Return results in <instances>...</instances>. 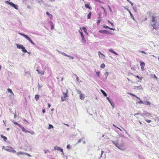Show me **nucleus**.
<instances>
[{
  "mask_svg": "<svg viewBox=\"0 0 159 159\" xmlns=\"http://www.w3.org/2000/svg\"><path fill=\"white\" fill-rule=\"evenodd\" d=\"M155 18L156 17L155 16H152L151 19V24L153 27V29L157 30V27L156 24L157 23V21L156 19Z\"/></svg>",
  "mask_w": 159,
  "mask_h": 159,
  "instance_id": "1",
  "label": "nucleus"
},
{
  "mask_svg": "<svg viewBox=\"0 0 159 159\" xmlns=\"http://www.w3.org/2000/svg\"><path fill=\"white\" fill-rule=\"evenodd\" d=\"M112 143L114 144V145L119 149L121 150H124V148L119 143V141L116 140L115 141H112Z\"/></svg>",
  "mask_w": 159,
  "mask_h": 159,
  "instance_id": "2",
  "label": "nucleus"
},
{
  "mask_svg": "<svg viewBox=\"0 0 159 159\" xmlns=\"http://www.w3.org/2000/svg\"><path fill=\"white\" fill-rule=\"evenodd\" d=\"M18 34L25 38L29 40L32 44L34 45H35L34 43L32 41V40L27 35L20 33H18Z\"/></svg>",
  "mask_w": 159,
  "mask_h": 159,
  "instance_id": "3",
  "label": "nucleus"
},
{
  "mask_svg": "<svg viewBox=\"0 0 159 159\" xmlns=\"http://www.w3.org/2000/svg\"><path fill=\"white\" fill-rule=\"evenodd\" d=\"M5 3L6 4L9 5L11 6H12L13 7H14L16 9H18V5L14 4L12 2H11L7 1H5Z\"/></svg>",
  "mask_w": 159,
  "mask_h": 159,
  "instance_id": "4",
  "label": "nucleus"
},
{
  "mask_svg": "<svg viewBox=\"0 0 159 159\" xmlns=\"http://www.w3.org/2000/svg\"><path fill=\"white\" fill-rule=\"evenodd\" d=\"M2 149H4L6 151H7L8 152H12L13 153H15L16 152V151L14 150L12 148H10L9 147H3Z\"/></svg>",
  "mask_w": 159,
  "mask_h": 159,
  "instance_id": "5",
  "label": "nucleus"
},
{
  "mask_svg": "<svg viewBox=\"0 0 159 159\" xmlns=\"http://www.w3.org/2000/svg\"><path fill=\"white\" fill-rule=\"evenodd\" d=\"M143 114H144V115L143 117L145 118V117H149V116L152 117V114L148 113L145 110L143 111Z\"/></svg>",
  "mask_w": 159,
  "mask_h": 159,
  "instance_id": "6",
  "label": "nucleus"
},
{
  "mask_svg": "<svg viewBox=\"0 0 159 159\" xmlns=\"http://www.w3.org/2000/svg\"><path fill=\"white\" fill-rule=\"evenodd\" d=\"M98 55L99 58H102L103 59H104L105 58V56L103 55L102 53H101L99 51L98 52Z\"/></svg>",
  "mask_w": 159,
  "mask_h": 159,
  "instance_id": "7",
  "label": "nucleus"
},
{
  "mask_svg": "<svg viewBox=\"0 0 159 159\" xmlns=\"http://www.w3.org/2000/svg\"><path fill=\"white\" fill-rule=\"evenodd\" d=\"M99 32L100 33L105 34H110V33L109 32H108V31H107L106 30H99Z\"/></svg>",
  "mask_w": 159,
  "mask_h": 159,
  "instance_id": "8",
  "label": "nucleus"
},
{
  "mask_svg": "<svg viewBox=\"0 0 159 159\" xmlns=\"http://www.w3.org/2000/svg\"><path fill=\"white\" fill-rule=\"evenodd\" d=\"M107 99L108 100L109 102L110 103L111 106L112 107V108L113 109L114 107V103L111 101L110 98L109 97H107Z\"/></svg>",
  "mask_w": 159,
  "mask_h": 159,
  "instance_id": "9",
  "label": "nucleus"
},
{
  "mask_svg": "<svg viewBox=\"0 0 159 159\" xmlns=\"http://www.w3.org/2000/svg\"><path fill=\"white\" fill-rule=\"evenodd\" d=\"M54 149L55 150H57L60 151L61 152H63V149L59 147L56 146L54 147Z\"/></svg>",
  "mask_w": 159,
  "mask_h": 159,
  "instance_id": "10",
  "label": "nucleus"
},
{
  "mask_svg": "<svg viewBox=\"0 0 159 159\" xmlns=\"http://www.w3.org/2000/svg\"><path fill=\"white\" fill-rule=\"evenodd\" d=\"M140 66H141V68L142 70H144V66L145 65V63L144 62L142 61H140Z\"/></svg>",
  "mask_w": 159,
  "mask_h": 159,
  "instance_id": "11",
  "label": "nucleus"
},
{
  "mask_svg": "<svg viewBox=\"0 0 159 159\" xmlns=\"http://www.w3.org/2000/svg\"><path fill=\"white\" fill-rule=\"evenodd\" d=\"M134 89H137V90H140L142 89L143 90V88H142V86L141 85H139V86H134Z\"/></svg>",
  "mask_w": 159,
  "mask_h": 159,
  "instance_id": "12",
  "label": "nucleus"
},
{
  "mask_svg": "<svg viewBox=\"0 0 159 159\" xmlns=\"http://www.w3.org/2000/svg\"><path fill=\"white\" fill-rule=\"evenodd\" d=\"M36 71L38 72V73L39 74H41V75H44V73L45 71L43 70H41L40 71L39 70L37 69L36 70Z\"/></svg>",
  "mask_w": 159,
  "mask_h": 159,
  "instance_id": "13",
  "label": "nucleus"
},
{
  "mask_svg": "<svg viewBox=\"0 0 159 159\" xmlns=\"http://www.w3.org/2000/svg\"><path fill=\"white\" fill-rule=\"evenodd\" d=\"M20 127L22 129V131L23 132H24L25 133H27V132L30 133V132H29L28 131H27L24 127H22L21 125H20Z\"/></svg>",
  "mask_w": 159,
  "mask_h": 159,
  "instance_id": "14",
  "label": "nucleus"
},
{
  "mask_svg": "<svg viewBox=\"0 0 159 159\" xmlns=\"http://www.w3.org/2000/svg\"><path fill=\"white\" fill-rule=\"evenodd\" d=\"M49 23L51 27V30H53V29H54V26L52 22V21H50L49 22Z\"/></svg>",
  "mask_w": 159,
  "mask_h": 159,
  "instance_id": "15",
  "label": "nucleus"
},
{
  "mask_svg": "<svg viewBox=\"0 0 159 159\" xmlns=\"http://www.w3.org/2000/svg\"><path fill=\"white\" fill-rule=\"evenodd\" d=\"M16 45L17 46V48L19 49H22V48L23 47V46L21 44H19L17 43L16 44Z\"/></svg>",
  "mask_w": 159,
  "mask_h": 159,
  "instance_id": "16",
  "label": "nucleus"
},
{
  "mask_svg": "<svg viewBox=\"0 0 159 159\" xmlns=\"http://www.w3.org/2000/svg\"><path fill=\"white\" fill-rule=\"evenodd\" d=\"M108 50L109 51H110V52H112V53H113V54H115V55H117V56L118 55V54L116 52H115V51H114L112 49H109Z\"/></svg>",
  "mask_w": 159,
  "mask_h": 159,
  "instance_id": "17",
  "label": "nucleus"
},
{
  "mask_svg": "<svg viewBox=\"0 0 159 159\" xmlns=\"http://www.w3.org/2000/svg\"><path fill=\"white\" fill-rule=\"evenodd\" d=\"M143 104H145L147 105H149L151 104V102L148 101H144L143 102Z\"/></svg>",
  "mask_w": 159,
  "mask_h": 159,
  "instance_id": "18",
  "label": "nucleus"
},
{
  "mask_svg": "<svg viewBox=\"0 0 159 159\" xmlns=\"http://www.w3.org/2000/svg\"><path fill=\"white\" fill-rule=\"evenodd\" d=\"M46 15L49 16L51 19H52V15L50 14L49 12H46Z\"/></svg>",
  "mask_w": 159,
  "mask_h": 159,
  "instance_id": "19",
  "label": "nucleus"
},
{
  "mask_svg": "<svg viewBox=\"0 0 159 159\" xmlns=\"http://www.w3.org/2000/svg\"><path fill=\"white\" fill-rule=\"evenodd\" d=\"M84 95L83 94H81L80 95V98L81 100H84Z\"/></svg>",
  "mask_w": 159,
  "mask_h": 159,
  "instance_id": "20",
  "label": "nucleus"
},
{
  "mask_svg": "<svg viewBox=\"0 0 159 159\" xmlns=\"http://www.w3.org/2000/svg\"><path fill=\"white\" fill-rule=\"evenodd\" d=\"M101 92L103 93V95L105 96V97H107V94L102 89H101L100 90Z\"/></svg>",
  "mask_w": 159,
  "mask_h": 159,
  "instance_id": "21",
  "label": "nucleus"
},
{
  "mask_svg": "<svg viewBox=\"0 0 159 159\" xmlns=\"http://www.w3.org/2000/svg\"><path fill=\"white\" fill-rule=\"evenodd\" d=\"M1 137L6 142L7 140V138L4 136H3L2 134L1 135Z\"/></svg>",
  "mask_w": 159,
  "mask_h": 159,
  "instance_id": "22",
  "label": "nucleus"
},
{
  "mask_svg": "<svg viewBox=\"0 0 159 159\" xmlns=\"http://www.w3.org/2000/svg\"><path fill=\"white\" fill-rule=\"evenodd\" d=\"M22 51L24 52H27L28 53H29L28 52H27V50L25 49V47L23 46V47L22 48Z\"/></svg>",
  "mask_w": 159,
  "mask_h": 159,
  "instance_id": "23",
  "label": "nucleus"
},
{
  "mask_svg": "<svg viewBox=\"0 0 159 159\" xmlns=\"http://www.w3.org/2000/svg\"><path fill=\"white\" fill-rule=\"evenodd\" d=\"M129 94L130 95H131L132 96L135 97L137 98L139 100H140V98H139L136 95L132 94L131 93H129Z\"/></svg>",
  "mask_w": 159,
  "mask_h": 159,
  "instance_id": "24",
  "label": "nucleus"
},
{
  "mask_svg": "<svg viewBox=\"0 0 159 159\" xmlns=\"http://www.w3.org/2000/svg\"><path fill=\"white\" fill-rule=\"evenodd\" d=\"M7 90L8 92L10 93L11 95H14L13 93L10 89L8 88L7 89Z\"/></svg>",
  "mask_w": 159,
  "mask_h": 159,
  "instance_id": "25",
  "label": "nucleus"
},
{
  "mask_svg": "<svg viewBox=\"0 0 159 159\" xmlns=\"http://www.w3.org/2000/svg\"><path fill=\"white\" fill-rule=\"evenodd\" d=\"M140 115L141 116H143V115H144V114H143V113H141L140 112H139L138 113H137L135 114L134 115V116H135V115Z\"/></svg>",
  "mask_w": 159,
  "mask_h": 159,
  "instance_id": "26",
  "label": "nucleus"
},
{
  "mask_svg": "<svg viewBox=\"0 0 159 159\" xmlns=\"http://www.w3.org/2000/svg\"><path fill=\"white\" fill-rule=\"evenodd\" d=\"M85 7L88 8H89L90 10L92 9V7H90L89 5L88 4H86L85 5Z\"/></svg>",
  "mask_w": 159,
  "mask_h": 159,
  "instance_id": "27",
  "label": "nucleus"
},
{
  "mask_svg": "<svg viewBox=\"0 0 159 159\" xmlns=\"http://www.w3.org/2000/svg\"><path fill=\"white\" fill-rule=\"evenodd\" d=\"M91 14H92V13H91V11H90L87 16V18L88 19H90V18Z\"/></svg>",
  "mask_w": 159,
  "mask_h": 159,
  "instance_id": "28",
  "label": "nucleus"
},
{
  "mask_svg": "<svg viewBox=\"0 0 159 159\" xmlns=\"http://www.w3.org/2000/svg\"><path fill=\"white\" fill-rule=\"evenodd\" d=\"M25 152H20L17 153V155H18L19 154L24 155Z\"/></svg>",
  "mask_w": 159,
  "mask_h": 159,
  "instance_id": "29",
  "label": "nucleus"
},
{
  "mask_svg": "<svg viewBox=\"0 0 159 159\" xmlns=\"http://www.w3.org/2000/svg\"><path fill=\"white\" fill-rule=\"evenodd\" d=\"M39 95L37 94L35 95V99L36 101L38 100L39 98Z\"/></svg>",
  "mask_w": 159,
  "mask_h": 159,
  "instance_id": "30",
  "label": "nucleus"
},
{
  "mask_svg": "<svg viewBox=\"0 0 159 159\" xmlns=\"http://www.w3.org/2000/svg\"><path fill=\"white\" fill-rule=\"evenodd\" d=\"M53 128V126L51 124H49V126H48V129H51V128Z\"/></svg>",
  "mask_w": 159,
  "mask_h": 159,
  "instance_id": "31",
  "label": "nucleus"
},
{
  "mask_svg": "<svg viewBox=\"0 0 159 159\" xmlns=\"http://www.w3.org/2000/svg\"><path fill=\"white\" fill-rule=\"evenodd\" d=\"M63 93L64 96V97L66 98L67 96V92H66V93L63 92Z\"/></svg>",
  "mask_w": 159,
  "mask_h": 159,
  "instance_id": "32",
  "label": "nucleus"
},
{
  "mask_svg": "<svg viewBox=\"0 0 159 159\" xmlns=\"http://www.w3.org/2000/svg\"><path fill=\"white\" fill-rule=\"evenodd\" d=\"M105 67V65L104 63H102L100 67L102 68H104Z\"/></svg>",
  "mask_w": 159,
  "mask_h": 159,
  "instance_id": "33",
  "label": "nucleus"
},
{
  "mask_svg": "<svg viewBox=\"0 0 159 159\" xmlns=\"http://www.w3.org/2000/svg\"><path fill=\"white\" fill-rule=\"evenodd\" d=\"M82 42L84 43H85L86 41L84 37L83 38H82Z\"/></svg>",
  "mask_w": 159,
  "mask_h": 159,
  "instance_id": "34",
  "label": "nucleus"
},
{
  "mask_svg": "<svg viewBox=\"0 0 159 159\" xmlns=\"http://www.w3.org/2000/svg\"><path fill=\"white\" fill-rule=\"evenodd\" d=\"M36 2L38 4L42 2H43V0H36Z\"/></svg>",
  "mask_w": 159,
  "mask_h": 159,
  "instance_id": "35",
  "label": "nucleus"
},
{
  "mask_svg": "<svg viewBox=\"0 0 159 159\" xmlns=\"http://www.w3.org/2000/svg\"><path fill=\"white\" fill-rule=\"evenodd\" d=\"M108 74H109L108 72H106L105 73V74L104 75V76H105L106 77V79H107V77L108 76Z\"/></svg>",
  "mask_w": 159,
  "mask_h": 159,
  "instance_id": "36",
  "label": "nucleus"
},
{
  "mask_svg": "<svg viewBox=\"0 0 159 159\" xmlns=\"http://www.w3.org/2000/svg\"><path fill=\"white\" fill-rule=\"evenodd\" d=\"M129 14L130 15V16H131V18L133 19V20H134V16H133V15H132V14L131 13V12H130V11H129Z\"/></svg>",
  "mask_w": 159,
  "mask_h": 159,
  "instance_id": "37",
  "label": "nucleus"
},
{
  "mask_svg": "<svg viewBox=\"0 0 159 159\" xmlns=\"http://www.w3.org/2000/svg\"><path fill=\"white\" fill-rule=\"evenodd\" d=\"M136 77L137 78H139V80H138V81L139 82H141V80H142V78H140L139 77V76L138 75H137L136 76Z\"/></svg>",
  "mask_w": 159,
  "mask_h": 159,
  "instance_id": "38",
  "label": "nucleus"
},
{
  "mask_svg": "<svg viewBox=\"0 0 159 159\" xmlns=\"http://www.w3.org/2000/svg\"><path fill=\"white\" fill-rule=\"evenodd\" d=\"M144 120L146 121L148 123H149L151 122V120H150L147 119L145 118H144Z\"/></svg>",
  "mask_w": 159,
  "mask_h": 159,
  "instance_id": "39",
  "label": "nucleus"
},
{
  "mask_svg": "<svg viewBox=\"0 0 159 159\" xmlns=\"http://www.w3.org/2000/svg\"><path fill=\"white\" fill-rule=\"evenodd\" d=\"M13 123L15 124V125H17L18 126L20 127V125H21L20 124H18L16 122H13Z\"/></svg>",
  "mask_w": 159,
  "mask_h": 159,
  "instance_id": "40",
  "label": "nucleus"
},
{
  "mask_svg": "<svg viewBox=\"0 0 159 159\" xmlns=\"http://www.w3.org/2000/svg\"><path fill=\"white\" fill-rule=\"evenodd\" d=\"M138 52H141L142 53H143V54H147V53L145 52H144V51H140V50H139L138 51Z\"/></svg>",
  "mask_w": 159,
  "mask_h": 159,
  "instance_id": "41",
  "label": "nucleus"
},
{
  "mask_svg": "<svg viewBox=\"0 0 159 159\" xmlns=\"http://www.w3.org/2000/svg\"><path fill=\"white\" fill-rule=\"evenodd\" d=\"M82 29L84 31V32L85 33H87V30H86V28L84 27H83Z\"/></svg>",
  "mask_w": 159,
  "mask_h": 159,
  "instance_id": "42",
  "label": "nucleus"
},
{
  "mask_svg": "<svg viewBox=\"0 0 159 159\" xmlns=\"http://www.w3.org/2000/svg\"><path fill=\"white\" fill-rule=\"evenodd\" d=\"M76 92L78 94H80V95L81 94H82L81 93V92L80 90H78L77 89Z\"/></svg>",
  "mask_w": 159,
  "mask_h": 159,
  "instance_id": "43",
  "label": "nucleus"
},
{
  "mask_svg": "<svg viewBox=\"0 0 159 159\" xmlns=\"http://www.w3.org/2000/svg\"><path fill=\"white\" fill-rule=\"evenodd\" d=\"M66 57H69L70 58H71V59H74V57H73L72 56H70V55H67V56H66Z\"/></svg>",
  "mask_w": 159,
  "mask_h": 159,
  "instance_id": "44",
  "label": "nucleus"
},
{
  "mask_svg": "<svg viewBox=\"0 0 159 159\" xmlns=\"http://www.w3.org/2000/svg\"><path fill=\"white\" fill-rule=\"evenodd\" d=\"M96 75L98 77H100V72L99 71L96 72Z\"/></svg>",
  "mask_w": 159,
  "mask_h": 159,
  "instance_id": "45",
  "label": "nucleus"
},
{
  "mask_svg": "<svg viewBox=\"0 0 159 159\" xmlns=\"http://www.w3.org/2000/svg\"><path fill=\"white\" fill-rule=\"evenodd\" d=\"M139 100V102H138V103L139 104H143V102L141 101L140 99Z\"/></svg>",
  "mask_w": 159,
  "mask_h": 159,
  "instance_id": "46",
  "label": "nucleus"
},
{
  "mask_svg": "<svg viewBox=\"0 0 159 159\" xmlns=\"http://www.w3.org/2000/svg\"><path fill=\"white\" fill-rule=\"evenodd\" d=\"M61 54L63 55H64V56H67V55L64 52H61Z\"/></svg>",
  "mask_w": 159,
  "mask_h": 159,
  "instance_id": "47",
  "label": "nucleus"
},
{
  "mask_svg": "<svg viewBox=\"0 0 159 159\" xmlns=\"http://www.w3.org/2000/svg\"><path fill=\"white\" fill-rule=\"evenodd\" d=\"M151 76H153L155 78H156V79H157V77L156 76V75H155V74H152L151 75Z\"/></svg>",
  "mask_w": 159,
  "mask_h": 159,
  "instance_id": "48",
  "label": "nucleus"
},
{
  "mask_svg": "<svg viewBox=\"0 0 159 159\" xmlns=\"http://www.w3.org/2000/svg\"><path fill=\"white\" fill-rule=\"evenodd\" d=\"M104 152L103 151H101V156H100V158H101L102 157V154H103V153H104Z\"/></svg>",
  "mask_w": 159,
  "mask_h": 159,
  "instance_id": "49",
  "label": "nucleus"
},
{
  "mask_svg": "<svg viewBox=\"0 0 159 159\" xmlns=\"http://www.w3.org/2000/svg\"><path fill=\"white\" fill-rule=\"evenodd\" d=\"M24 155H26L29 157H31V155L30 154H29L26 152H25Z\"/></svg>",
  "mask_w": 159,
  "mask_h": 159,
  "instance_id": "50",
  "label": "nucleus"
},
{
  "mask_svg": "<svg viewBox=\"0 0 159 159\" xmlns=\"http://www.w3.org/2000/svg\"><path fill=\"white\" fill-rule=\"evenodd\" d=\"M65 98H64V97H61V100L62 101H64L65 100Z\"/></svg>",
  "mask_w": 159,
  "mask_h": 159,
  "instance_id": "51",
  "label": "nucleus"
},
{
  "mask_svg": "<svg viewBox=\"0 0 159 159\" xmlns=\"http://www.w3.org/2000/svg\"><path fill=\"white\" fill-rule=\"evenodd\" d=\"M100 20H97V25H99V23H100Z\"/></svg>",
  "mask_w": 159,
  "mask_h": 159,
  "instance_id": "52",
  "label": "nucleus"
},
{
  "mask_svg": "<svg viewBox=\"0 0 159 159\" xmlns=\"http://www.w3.org/2000/svg\"><path fill=\"white\" fill-rule=\"evenodd\" d=\"M108 7L110 11L111 12H112V9L110 7L109 5H108Z\"/></svg>",
  "mask_w": 159,
  "mask_h": 159,
  "instance_id": "53",
  "label": "nucleus"
},
{
  "mask_svg": "<svg viewBox=\"0 0 159 159\" xmlns=\"http://www.w3.org/2000/svg\"><path fill=\"white\" fill-rule=\"evenodd\" d=\"M103 27L104 28H106V29H107V28L109 29V27H108V26H107L106 25H104L103 26Z\"/></svg>",
  "mask_w": 159,
  "mask_h": 159,
  "instance_id": "54",
  "label": "nucleus"
},
{
  "mask_svg": "<svg viewBox=\"0 0 159 159\" xmlns=\"http://www.w3.org/2000/svg\"><path fill=\"white\" fill-rule=\"evenodd\" d=\"M25 74L26 75L27 74H28L29 75H30V72H28V71L25 72Z\"/></svg>",
  "mask_w": 159,
  "mask_h": 159,
  "instance_id": "55",
  "label": "nucleus"
},
{
  "mask_svg": "<svg viewBox=\"0 0 159 159\" xmlns=\"http://www.w3.org/2000/svg\"><path fill=\"white\" fill-rule=\"evenodd\" d=\"M42 86L41 85H40L38 83V89H39L40 88H42Z\"/></svg>",
  "mask_w": 159,
  "mask_h": 159,
  "instance_id": "56",
  "label": "nucleus"
},
{
  "mask_svg": "<svg viewBox=\"0 0 159 159\" xmlns=\"http://www.w3.org/2000/svg\"><path fill=\"white\" fill-rule=\"evenodd\" d=\"M68 149H69L70 148V145H67L66 147Z\"/></svg>",
  "mask_w": 159,
  "mask_h": 159,
  "instance_id": "57",
  "label": "nucleus"
},
{
  "mask_svg": "<svg viewBox=\"0 0 159 159\" xmlns=\"http://www.w3.org/2000/svg\"><path fill=\"white\" fill-rule=\"evenodd\" d=\"M43 151L45 152V153H46L47 152H48L49 151L48 150H47L46 149H44Z\"/></svg>",
  "mask_w": 159,
  "mask_h": 159,
  "instance_id": "58",
  "label": "nucleus"
},
{
  "mask_svg": "<svg viewBox=\"0 0 159 159\" xmlns=\"http://www.w3.org/2000/svg\"><path fill=\"white\" fill-rule=\"evenodd\" d=\"M109 29L110 30H116L115 29V28H111L110 27H109Z\"/></svg>",
  "mask_w": 159,
  "mask_h": 159,
  "instance_id": "59",
  "label": "nucleus"
},
{
  "mask_svg": "<svg viewBox=\"0 0 159 159\" xmlns=\"http://www.w3.org/2000/svg\"><path fill=\"white\" fill-rule=\"evenodd\" d=\"M80 35H81V37L82 38L84 37L83 34V33L82 32H81Z\"/></svg>",
  "mask_w": 159,
  "mask_h": 159,
  "instance_id": "60",
  "label": "nucleus"
},
{
  "mask_svg": "<svg viewBox=\"0 0 159 159\" xmlns=\"http://www.w3.org/2000/svg\"><path fill=\"white\" fill-rule=\"evenodd\" d=\"M101 8H102V9L103 10H104V11L105 12H106V10H105V8H104L103 7H101Z\"/></svg>",
  "mask_w": 159,
  "mask_h": 159,
  "instance_id": "61",
  "label": "nucleus"
},
{
  "mask_svg": "<svg viewBox=\"0 0 159 159\" xmlns=\"http://www.w3.org/2000/svg\"><path fill=\"white\" fill-rule=\"evenodd\" d=\"M81 141H82V140L81 139H79L78 140L77 143H80L81 142Z\"/></svg>",
  "mask_w": 159,
  "mask_h": 159,
  "instance_id": "62",
  "label": "nucleus"
},
{
  "mask_svg": "<svg viewBox=\"0 0 159 159\" xmlns=\"http://www.w3.org/2000/svg\"><path fill=\"white\" fill-rule=\"evenodd\" d=\"M139 158L140 159H144L143 157L142 156H139Z\"/></svg>",
  "mask_w": 159,
  "mask_h": 159,
  "instance_id": "63",
  "label": "nucleus"
},
{
  "mask_svg": "<svg viewBox=\"0 0 159 159\" xmlns=\"http://www.w3.org/2000/svg\"><path fill=\"white\" fill-rule=\"evenodd\" d=\"M76 80L77 81H79V77H78V76H77L76 77Z\"/></svg>",
  "mask_w": 159,
  "mask_h": 159,
  "instance_id": "64",
  "label": "nucleus"
}]
</instances>
